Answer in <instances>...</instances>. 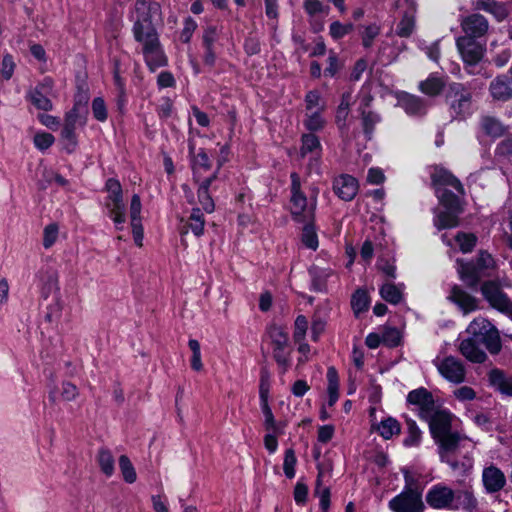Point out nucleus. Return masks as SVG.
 I'll return each instance as SVG.
<instances>
[{"mask_svg":"<svg viewBox=\"0 0 512 512\" xmlns=\"http://www.w3.org/2000/svg\"><path fill=\"white\" fill-rule=\"evenodd\" d=\"M470 335L459 344L461 354L469 361L483 363L487 355L480 348L482 342L491 354H497L502 348L501 339L497 328L486 318L477 317L467 327Z\"/></svg>","mask_w":512,"mask_h":512,"instance_id":"nucleus-1","label":"nucleus"},{"mask_svg":"<svg viewBox=\"0 0 512 512\" xmlns=\"http://www.w3.org/2000/svg\"><path fill=\"white\" fill-rule=\"evenodd\" d=\"M130 18L134 39L158 33L156 24L162 20L161 6L154 0H136Z\"/></svg>","mask_w":512,"mask_h":512,"instance_id":"nucleus-2","label":"nucleus"},{"mask_svg":"<svg viewBox=\"0 0 512 512\" xmlns=\"http://www.w3.org/2000/svg\"><path fill=\"white\" fill-rule=\"evenodd\" d=\"M291 213L293 219L299 223L313 222L317 205V190L308 201L300 190V178L296 173L291 174Z\"/></svg>","mask_w":512,"mask_h":512,"instance_id":"nucleus-3","label":"nucleus"},{"mask_svg":"<svg viewBox=\"0 0 512 512\" xmlns=\"http://www.w3.org/2000/svg\"><path fill=\"white\" fill-rule=\"evenodd\" d=\"M446 100L453 118L464 119L472 114V94L463 84H450Z\"/></svg>","mask_w":512,"mask_h":512,"instance_id":"nucleus-4","label":"nucleus"},{"mask_svg":"<svg viewBox=\"0 0 512 512\" xmlns=\"http://www.w3.org/2000/svg\"><path fill=\"white\" fill-rule=\"evenodd\" d=\"M106 189L108 196L105 206L108 211V216L113 220L116 229L121 230L126 221L121 185L118 180L110 178L106 182Z\"/></svg>","mask_w":512,"mask_h":512,"instance_id":"nucleus-5","label":"nucleus"},{"mask_svg":"<svg viewBox=\"0 0 512 512\" xmlns=\"http://www.w3.org/2000/svg\"><path fill=\"white\" fill-rule=\"evenodd\" d=\"M456 47L469 74H477L476 65L482 60L485 46L476 39L468 36H460L456 39Z\"/></svg>","mask_w":512,"mask_h":512,"instance_id":"nucleus-6","label":"nucleus"},{"mask_svg":"<svg viewBox=\"0 0 512 512\" xmlns=\"http://www.w3.org/2000/svg\"><path fill=\"white\" fill-rule=\"evenodd\" d=\"M135 41L141 44L144 61L151 71L167 64L158 33L136 38Z\"/></svg>","mask_w":512,"mask_h":512,"instance_id":"nucleus-7","label":"nucleus"},{"mask_svg":"<svg viewBox=\"0 0 512 512\" xmlns=\"http://www.w3.org/2000/svg\"><path fill=\"white\" fill-rule=\"evenodd\" d=\"M427 504L437 510H456V492L444 483L433 485L426 493Z\"/></svg>","mask_w":512,"mask_h":512,"instance_id":"nucleus-8","label":"nucleus"},{"mask_svg":"<svg viewBox=\"0 0 512 512\" xmlns=\"http://www.w3.org/2000/svg\"><path fill=\"white\" fill-rule=\"evenodd\" d=\"M433 364L436 366L441 376L444 377L447 381L454 384L464 382L466 370L462 361L458 358L454 356H437L433 360Z\"/></svg>","mask_w":512,"mask_h":512,"instance_id":"nucleus-9","label":"nucleus"},{"mask_svg":"<svg viewBox=\"0 0 512 512\" xmlns=\"http://www.w3.org/2000/svg\"><path fill=\"white\" fill-rule=\"evenodd\" d=\"M388 506L393 512H424L425 510L421 492H401L389 501Z\"/></svg>","mask_w":512,"mask_h":512,"instance_id":"nucleus-10","label":"nucleus"},{"mask_svg":"<svg viewBox=\"0 0 512 512\" xmlns=\"http://www.w3.org/2000/svg\"><path fill=\"white\" fill-rule=\"evenodd\" d=\"M407 401L417 407L418 414L422 419L431 416V413L437 408L433 395L423 387L409 392Z\"/></svg>","mask_w":512,"mask_h":512,"instance_id":"nucleus-11","label":"nucleus"},{"mask_svg":"<svg viewBox=\"0 0 512 512\" xmlns=\"http://www.w3.org/2000/svg\"><path fill=\"white\" fill-rule=\"evenodd\" d=\"M481 293L492 308L501 313L503 310L507 309V304L510 299L495 282H484L481 286Z\"/></svg>","mask_w":512,"mask_h":512,"instance_id":"nucleus-12","label":"nucleus"},{"mask_svg":"<svg viewBox=\"0 0 512 512\" xmlns=\"http://www.w3.org/2000/svg\"><path fill=\"white\" fill-rule=\"evenodd\" d=\"M452 415L446 410L439 409L438 407L431 413V416L426 417L429 424L430 432L433 438L443 436L444 433L450 431Z\"/></svg>","mask_w":512,"mask_h":512,"instance_id":"nucleus-13","label":"nucleus"},{"mask_svg":"<svg viewBox=\"0 0 512 512\" xmlns=\"http://www.w3.org/2000/svg\"><path fill=\"white\" fill-rule=\"evenodd\" d=\"M482 482L485 491L489 494L499 492L506 484L504 473L496 466L490 465L483 469Z\"/></svg>","mask_w":512,"mask_h":512,"instance_id":"nucleus-14","label":"nucleus"},{"mask_svg":"<svg viewBox=\"0 0 512 512\" xmlns=\"http://www.w3.org/2000/svg\"><path fill=\"white\" fill-rule=\"evenodd\" d=\"M461 27L465 33L464 36L476 39L487 33L489 24L484 16L480 14H472L462 20Z\"/></svg>","mask_w":512,"mask_h":512,"instance_id":"nucleus-15","label":"nucleus"},{"mask_svg":"<svg viewBox=\"0 0 512 512\" xmlns=\"http://www.w3.org/2000/svg\"><path fill=\"white\" fill-rule=\"evenodd\" d=\"M358 182L350 175H340L334 180V192L344 201H351L358 192Z\"/></svg>","mask_w":512,"mask_h":512,"instance_id":"nucleus-16","label":"nucleus"},{"mask_svg":"<svg viewBox=\"0 0 512 512\" xmlns=\"http://www.w3.org/2000/svg\"><path fill=\"white\" fill-rule=\"evenodd\" d=\"M449 299L454 302L464 314L478 309V300L458 286L452 288Z\"/></svg>","mask_w":512,"mask_h":512,"instance_id":"nucleus-17","label":"nucleus"},{"mask_svg":"<svg viewBox=\"0 0 512 512\" xmlns=\"http://www.w3.org/2000/svg\"><path fill=\"white\" fill-rule=\"evenodd\" d=\"M205 220L204 215L200 208H193L187 220L181 219L180 231L181 234H187L189 230L199 237L204 233Z\"/></svg>","mask_w":512,"mask_h":512,"instance_id":"nucleus-18","label":"nucleus"},{"mask_svg":"<svg viewBox=\"0 0 512 512\" xmlns=\"http://www.w3.org/2000/svg\"><path fill=\"white\" fill-rule=\"evenodd\" d=\"M398 104L410 116H421L427 111L425 101L411 94H403L399 97Z\"/></svg>","mask_w":512,"mask_h":512,"instance_id":"nucleus-19","label":"nucleus"},{"mask_svg":"<svg viewBox=\"0 0 512 512\" xmlns=\"http://www.w3.org/2000/svg\"><path fill=\"white\" fill-rule=\"evenodd\" d=\"M490 385L506 396H512V376L504 374L499 369H493L489 373Z\"/></svg>","mask_w":512,"mask_h":512,"instance_id":"nucleus-20","label":"nucleus"},{"mask_svg":"<svg viewBox=\"0 0 512 512\" xmlns=\"http://www.w3.org/2000/svg\"><path fill=\"white\" fill-rule=\"evenodd\" d=\"M474 8L490 13L497 21H503L508 16V10L503 3L495 0H474Z\"/></svg>","mask_w":512,"mask_h":512,"instance_id":"nucleus-21","label":"nucleus"},{"mask_svg":"<svg viewBox=\"0 0 512 512\" xmlns=\"http://www.w3.org/2000/svg\"><path fill=\"white\" fill-rule=\"evenodd\" d=\"M302 145L300 149V156L305 158L309 154L311 155V160L318 161V158L321 154V144L319 138L313 134H303L302 135Z\"/></svg>","mask_w":512,"mask_h":512,"instance_id":"nucleus-22","label":"nucleus"},{"mask_svg":"<svg viewBox=\"0 0 512 512\" xmlns=\"http://www.w3.org/2000/svg\"><path fill=\"white\" fill-rule=\"evenodd\" d=\"M489 91L495 100L507 101L512 98V87L504 76L496 77L491 81Z\"/></svg>","mask_w":512,"mask_h":512,"instance_id":"nucleus-23","label":"nucleus"},{"mask_svg":"<svg viewBox=\"0 0 512 512\" xmlns=\"http://www.w3.org/2000/svg\"><path fill=\"white\" fill-rule=\"evenodd\" d=\"M404 290L405 285L403 283L396 285L392 282H386L380 287L379 293L386 302L397 305L403 300Z\"/></svg>","mask_w":512,"mask_h":512,"instance_id":"nucleus-24","label":"nucleus"},{"mask_svg":"<svg viewBox=\"0 0 512 512\" xmlns=\"http://www.w3.org/2000/svg\"><path fill=\"white\" fill-rule=\"evenodd\" d=\"M216 179V174H212L207 177L203 181L200 182L198 187V201L202 206V209L207 213H212L214 211L215 205L209 194V187L211 183Z\"/></svg>","mask_w":512,"mask_h":512,"instance_id":"nucleus-25","label":"nucleus"},{"mask_svg":"<svg viewBox=\"0 0 512 512\" xmlns=\"http://www.w3.org/2000/svg\"><path fill=\"white\" fill-rule=\"evenodd\" d=\"M445 79L436 73H432L427 79L419 83V90L431 97L439 95L445 87Z\"/></svg>","mask_w":512,"mask_h":512,"instance_id":"nucleus-26","label":"nucleus"},{"mask_svg":"<svg viewBox=\"0 0 512 512\" xmlns=\"http://www.w3.org/2000/svg\"><path fill=\"white\" fill-rule=\"evenodd\" d=\"M480 127L482 132L491 138H499L503 136L507 130L500 120L491 116L482 117Z\"/></svg>","mask_w":512,"mask_h":512,"instance_id":"nucleus-27","label":"nucleus"},{"mask_svg":"<svg viewBox=\"0 0 512 512\" xmlns=\"http://www.w3.org/2000/svg\"><path fill=\"white\" fill-rule=\"evenodd\" d=\"M432 181L435 185H448L455 188L459 193H463V186L460 181L443 168H435L432 173Z\"/></svg>","mask_w":512,"mask_h":512,"instance_id":"nucleus-28","label":"nucleus"},{"mask_svg":"<svg viewBox=\"0 0 512 512\" xmlns=\"http://www.w3.org/2000/svg\"><path fill=\"white\" fill-rule=\"evenodd\" d=\"M211 162L204 149H199L192 158V170L194 178L197 182L200 181L202 172L210 170Z\"/></svg>","mask_w":512,"mask_h":512,"instance_id":"nucleus-29","label":"nucleus"},{"mask_svg":"<svg viewBox=\"0 0 512 512\" xmlns=\"http://www.w3.org/2000/svg\"><path fill=\"white\" fill-rule=\"evenodd\" d=\"M455 505L467 512H478V501L472 490L465 489L456 492Z\"/></svg>","mask_w":512,"mask_h":512,"instance_id":"nucleus-30","label":"nucleus"},{"mask_svg":"<svg viewBox=\"0 0 512 512\" xmlns=\"http://www.w3.org/2000/svg\"><path fill=\"white\" fill-rule=\"evenodd\" d=\"M461 210H448L437 213L434 225L439 229L453 228L458 225V215Z\"/></svg>","mask_w":512,"mask_h":512,"instance_id":"nucleus-31","label":"nucleus"},{"mask_svg":"<svg viewBox=\"0 0 512 512\" xmlns=\"http://www.w3.org/2000/svg\"><path fill=\"white\" fill-rule=\"evenodd\" d=\"M441 449V458L444 460V453L453 452L457 449L460 443V436L457 433L448 431L443 436L435 438Z\"/></svg>","mask_w":512,"mask_h":512,"instance_id":"nucleus-32","label":"nucleus"},{"mask_svg":"<svg viewBox=\"0 0 512 512\" xmlns=\"http://www.w3.org/2000/svg\"><path fill=\"white\" fill-rule=\"evenodd\" d=\"M327 393H328V405L333 406L339 398V379L337 370L331 366L327 370Z\"/></svg>","mask_w":512,"mask_h":512,"instance_id":"nucleus-33","label":"nucleus"},{"mask_svg":"<svg viewBox=\"0 0 512 512\" xmlns=\"http://www.w3.org/2000/svg\"><path fill=\"white\" fill-rule=\"evenodd\" d=\"M97 462L102 473L111 477L114 473L115 461L111 451L107 448H101L97 454Z\"/></svg>","mask_w":512,"mask_h":512,"instance_id":"nucleus-34","label":"nucleus"},{"mask_svg":"<svg viewBox=\"0 0 512 512\" xmlns=\"http://www.w3.org/2000/svg\"><path fill=\"white\" fill-rule=\"evenodd\" d=\"M322 477L323 471L319 469L316 480L315 494L319 497L320 508L323 512H327L330 506V489L329 487L322 485Z\"/></svg>","mask_w":512,"mask_h":512,"instance_id":"nucleus-35","label":"nucleus"},{"mask_svg":"<svg viewBox=\"0 0 512 512\" xmlns=\"http://www.w3.org/2000/svg\"><path fill=\"white\" fill-rule=\"evenodd\" d=\"M352 93L345 92L341 97V101L336 111V122L341 127L345 125V121L349 115L350 106L352 104Z\"/></svg>","mask_w":512,"mask_h":512,"instance_id":"nucleus-36","label":"nucleus"},{"mask_svg":"<svg viewBox=\"0 0 512 512\" xmlns=\"http://www.w3.org/2000/svg\"><path fill=\"white\" fill-rule=\"evenodd\" d=\"M49 97H50V95H48L42 91L36 90V89H33L32 91H30V93L28 95V98L31 101V103L36 108L43 110V111L52 110L53 105H52V102Z\"/></svg>","mask_w":512,"mask_h":512,"instance_id":"nucleus-37","label":"nucleus"},{"mask_svg":"<svg viewBox=\"0 0 512 512\" xmlns=\"http://www.w3.org/2000/svg\"><path fill=\"white\" fill-rule=\"evenodd\" d=\"M377 431L384 439H390L400 433V425L396 419L387 418L378 424Z\"/></svg>","mask_w":512,"mask_h":512,"instance_id":"nucleus-38","label":"nucleus"},{"mask_svg":"<svg viewBox=\"0 0 512 512\" xmlns=\"http://www.w3.org/2000/svg\"><path fill=\"white\" fill-rule=\"evenodd\" d=\"M381 26L377 23H371L361 27L360 35L362 44L365 48L372 46L374 40L379 36Z\"/></svg>","mask_w":512,"mask_h":512,"instance_id":"nucleus-39","label":"nucleus"},{"mask_svg":"<svg viewBox=\"0 0 512 512\" xmlns=\"http://www.w3.org/2000/svg\"><path fill=\"white\" fill-rule=\"evenodd\" d=\"M273 348L288 347V333L287 331L277 325H272L268 330Z\"/></svg>","mask_w":512,"mask_h":512,"instance_id":"nucleus-40","label":"nucleus"},{"mask_svg":"<svg viewBox=\"0 0 512 512\" xmlns=\"http://www.w3.org/2000/svg\"><path fill=\"white\" fill-rule=\"evenodd\" d=\"M322 112L313 111L306 112L304 119V126L307 130L311 132H317L324 128L325 120L321 115Z\"/></svg>","mask_w":512,"mask_h":512,"instance_id":"nucleus-41","label":"nucleus"},{"mask_svg":"<svg viewBox=\"0 0 512 512\" xmlns=\"http://www.w3.org/2000/svg\"><path fill=\"white\" fill-rule=\"evenodd\" d=\"M351 305L356 315L365 312L369 306V296L367 292L358 289L352 296Z\"/></svg>","mask_w":512,"mask_h":512,"instance_id":"nucleus-42","label":"nucleus"},{"mask_svg":"<svg viewBox=\"0 0 512 512\" xmlns=\"http://www.w3.org/2000/svg\"><path fill=\"white\" fill-rule=\"evenodd\" d=\"M305 108L306 112H323L325 109V103L321 98V95L318 91L312 90L309 91L305 96Z\"/></svg>","mask_w":512,"mask_h":512,"instance_id":"nucleus-43","label":"nucleus"},{"mask_svg":"<svg viewBox=\"0 0 512 512\" xmlns=\"http://www.w3.org/2000/svg\"><path fill=\"white\" fill-rule=\"evenodd\" d=\"M415 13L405 12L397 26L396 33L400 37H409L415 28Z\"/></svg>","mask_w":512,"mask_h":512,"instance_id":"nucleus-44","label":"nucleus"},{"mask_svg":"<svg viewBox=\"0 0 512 512\" xmlns=\"http://www.w3.org/2000/svg\"><path fill=\"white\" fill-rule=\"evenodd\" d=\"M407 436L404 439V445L407 447L417 446L421 441V431L416 422L412 419H407Z\"/></svg>","mask_w":512,"mask_h":512,"instance_id":"nucleus-45","label":"nucleus"},{"mask_svg":"<svg viewBox=\"0 0 512 512\" xmlns=\"http://www.w3.org/2000/svg\"><path fill=\"white\" fill-rule=\"evenodd\" d=\"M306 225L303 228L301 240L305 247L316 250L318 248V237L313 226V222H305Z\"/></svg>","mask_w":512,"mask_h":512,"instance_id":"nucleus-46","label":"nucleus"},{"mask_svg":"<svg viewBox=\"0 0 512 512\" xmlns=\"http://www.w3.org/2000/svg\"><path fill=\"white\" fill-rule=\"evenodd\" d=\"M334 276L331 269L314 268L313 269V286L317 291H324L328 278Z\"/></svg>","mask_w":512,"mask_h":512,"instance_id":"nucleus-47","label":"nucleus"},{"mask_svg":"<svg viewBox=\"0 0 512 512\" xmlns=\"http://www.w3.org/2000/svg\"><path fill=\"white\" fill-rule=\"evenodd\" d=\"M119 467L121 473L123 475V479L127 483H134L137 479L136 471L130 461V459L126 455H121L119 457Z\"/></svg>","mask_w":512,"mask_h":512,"instance_id":"nucleus-48","label":"nucleus"},{"mask_svg":"<svg viewBox=\"0 0 512 512\" xmlns=\"http://www.w3.org/2000/svg\"><path fill=\"white\" fill-rule=\"evenodd\" d=\"M383 344L389 347H395L399 345L401 335L398 329L394 327H383L380 329Z\"/></svg>","mask_w":512,"mask_h":512,"instance_id":"nucleus-49","label":"nucleus"},{"mask_svg":"<svg viewBox=\"0 0 512 512\" xmlns=\"http://www.w3.org/2000/svg\"><path fill=\"white\" fill-rule=\"evenodd\" d=\"M441 204L448 210H461L458 197L448 190L438 191Z\"/></svg>","mask_w":512,"mask_h":512,"instance_id":"nucleus-50","label":"nucleus"},{"mask_svg":"<svg viewBox=\"0 0 512 512\" xmlns=\"http://www.w3.org/2000/svg\"><path fill=\"white\" fill-rule=\"evenodd\" d=\"M297 463V459L295 456V452L293 449H287L285 451L284 462H283V470L284 474L287 478L292 479L295 476V466Z\"/></svg>","mask_w":512,"mask_h":512,"instance_id":"nucleus-51","label":"nucleus"},{"mask_svg":"<svg viewBox=\"0 0 512 512\" xmlns=\"http://www.w3.org/2000/svg\"><path fill=\"white\" fill-rule=\"evenodd\" d=\"M458 271L461 279L465 281L469 286H475L477 284L478 275L472 264H461Z\"/></svg>","mask_w":512,"mask_h":512,"instance_id":"nucleus-52","label":"nucleus"},{"mask_svg":"<svg viewBox=\"0 0 512 512\" xmlns=\"http://www.w3.org/2000/svg\"><path fill=\"white\" fill-rule=\"evenodd\" d=\"M189 348L192 351L191 367L195 371H201L203 364L201 361V349L200 344L195 339H190L188 342Z\"/></svg>","mask_w":512,"mask_h":512,"instance_id":"nucleus-53","label":"nucleus"},{"mask_svg":"<svg viewBox=\"0 0 512 512\" xmlns=\"http://www.w3.org/2000/svg\"><path fill=\"white\" fill-rule=\"evenodd\" d=\"M380 116L374 112L371 111H362V124L365 134L371 135L374 127L377 123L380 122Z\"/></svg>","mask_w":512,"mask_h":512,"instance_id":"nucleus-54","label":"nucleus"},{"mask_svg":"<svg viewBox=\"0 0 512 512\" xmlns=\"http://www.w3.org/2000/svg\"><path fill=\"white\" fill-rule=\"evenodd\" d=\"M308 329V321L304 315H299L295 320V328L293 338L294 341L300 343L304 340Z\"/></svg>","mask_w":512,"mask_h":512,"instance_id":"nucleus-55","label":"nucleus"},{"mask_svg":"<svg viewBox=\"0 0 512 512\" xmlns=\"http://www.w3.org/2000/svg\"><path fill=\"white\" fill-rule=\"evenodd\" d=\"M352 29H353V25L351 23L342 24L339 21H334L330 25L329 33L332 38L340 39V38H343L345 35H347L350 31H352Z\"/></svg>","mask_w":512,"mask_h":512,"instance_id":"nucleus-56","label":"nucleus"},{"mask_svg":"<svg viewBox=\"0 0 512 512\" xmlns=\"http://www.w3.org/2000/svg\"><path fill=\"white\" fill-rule=\"evenodd\" d=\"M262 413L264 415V426L267 431L278 432V426L274 419V415L268 403L260 404Z\"/></svg>","mask_w":512,"mask_h":512,"instance_id":"nucleus-57","label":"nucleus"},{"mask_svg":"<svg viewBox=\"0 0 512 512\" xmlns=\"http://www.w3.org/2000/svg\"><path fill=\"white\" fill-rule=\"evenodd\" d=\"M460 249L464 253L472 251L476 244V237L473 234L459 233L456 236Z\"/></svg>","mask_w":512,"mask_h":512,"instance_id":"nucleus-58","label":"nucleus"},{"mask_svg":"<svg viewBox=\"0 0 512 512\" xmlns=\"http://www.w3.org/2000/svg\"><path fill=\"white\" fill-rule=\"evenodd\" d=\"M305 10L311 16H314V15H317V14H321L323 16H327L328 13H329V7L323 5L318 0H307L305 2Z\"/></svg>","mask_w":512,"mask_h":512,"instance_id":"nucleus-59","label":"nucleus"},{"mask_svg":"<svg viewBox=\"0 0 512 512\" xmlns=\"http://www.w3.org/2000/svg\"><path fill=\"white\" fill-rule=\"evenodd\" d=\"M54 136L47 132L36 133L33 139L34 145L39 150L48 149L54 143Z\"/></svg>","mask_w":512,"mask_h":512,"instance_id":"nucleus-60","label":"nucleus"},{"mask_svg":"<svg viewBox=\"0 0 512 512\" xmlns=\"http://www.w3.org/2000/svg\"><path fill=\"white\" fill-rule=\"evenodd\" d=\"M378 269L389 278H396V266L394 260L380 257L377 261Z\"/></svg>","mask_w":512,"mask_h":512,"instance_id":"nucleus-61","label":"nucleus"},{"mask_svg":"<svg viewBox=\"0 0 512 512\" xmlns=\"http://www.w3.org/2000/svg\"><path fill=\"white\" fill-rule=\"evenodd\" d=\"M14 69L15 62L13 60V57L9 54H6L2 59L0 68V74L2 78H4L5 80H9L14 73Z\"/></svg>","mask_w":512,"mask_h":512,"instance_id":"nucleus-62","label":"nucleus"},{"mask_svg":"<svg viewBox=\"0 0 512 512\" xmlns=\"http://www.w3.org/2000/svg\"><path fill=\"white\" fill-rule=\"evenodd\" d=\"M92 112L93 116L98 121H105L107 119V109L104 103V100L100 97L95 98L92 102Z\"/></svg>","mask_w":512,"mask_h":512,"instance_id":"nucleus-63","label":"nucleus"},{"mask_svg":"<svg viewBox=\"0 0 512 512\" xmlns=\"http://www.w3.org/2000/svg\"><path fill=\"white\" fill-rule=\"evenodd\" d=\"M58 237V226L56 224H50L45 227L43 235V246L50 248L57 240Z\"/></svg>","mask_w":512,"mask_h":512,"instance_id":"nucleus-64","label":"nucleus"}]
</instances>
